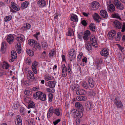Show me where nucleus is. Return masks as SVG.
Here are the masks:
<instances>
[{
  "label": "nucleus",
  "instance_id": "f257e3e1",
  "mask_svg": "<svg viewBox=\"0 0 125 125\" xmlns=\"http://www.w3.org/2000/svg\"><path fill=\"white\" fill-rule=\"evenodd\" d=\"M114 104L116 105L117 108H123L122 102L119 99V97L117 96L115 97L114 100Z\"/></svg>",
  "mask_w": 125,
  "mask_h": 125
},
{
  "label": "nucleus",
  "instance_id": "f03ea898",
  "mask_svg": "<svg viewBox=\"0 0 125 125\" xmlns=\"http://www.w3.org/2000/svg\"><path fill=\"white\" fill-rule=\"evenodd\" d=\"M85 108L88 111L91 110L94 107L93 104L91 101H88L85 104Z\"/></svg>",
  "mask_w": 125,
  "mask_h": 125
},
{
  "label": "nucleus",
  "instance_id": "7ed1b4c3",
  "mask_svg": "<svg viewBox=\"0 0 125 125\" xmlns=\"http://www.w3.org/2000/svg\"><path fill=\"white\" fill-rule=\"evenodd\" d=\"M114 3L117 9L120 10H122L123 9V5L118 0H115L114 1Z\"/></svg>",
  "mask_w": 125,
  "mask_h": 125
},
{
  "label": "nucleus",
  "instance_id": "20e7f679",
  "mask_svg": "<svg viewBox=\"0 0 125 125\" xmlns=\"http://www.w3.org/2000/svg\"><path fill=\"white\" fill-rule=\"evenodd\" d=\"M27 76L28 79L30 81L32 82L35 79L34 74L32 71H28Z\"/></svg>",
  "mask_w": 125,
  "mask_h": 125
},
{
  "label": "nucleus",
  "instance_id": "39448f33",
  "mask_svg": "<svg viewBox=\"0 0 125 125\" xmlns=\"http://www.w3.org/2000/svg\"><path fill=\"white\" fill-rule=\"evenodd\" d=\"M70 61H72L76 57L75 52L73 49L71 50L69 52Z\"/></svg>",
  "mask_w": 125,
  "mask_h": 125
},
{
  "label": "nucleus",
  "instance_id": "423d86ee",
  "mask_svg": "<svg viewBox=\"0 0 125 125\" xmlns=\"http://www.w3.org/2000/svg\"><path fill=\"white\" fill-rule=\"evenodd\" d=\"M99 4L98 2L94 1L92 2L91 5V9L93 10H96L99 8Z\"/></svg>",
  "mask_w": 125,
  "mask_h": 125
},
{
  "label": "nucleus",
  "instance_id": "0eeeda50",
  "mask_svg": "<svg viewBox=\"0 0 125 125\" xmlns=\"http://www.w3.org/2000/svg\"><path fill=\"white\" fill-rule=\"evenodd\" d=\"M109 53V52L108 50L106 48H103L101 50L100 52L101 55L102 56L104 57L108 56Z\"/></svg>",
  "mask_w": 125,
  "mask_h": 125
},
{
  "label": "nucleus",
  "instance_id": "6e6552de",
  "mask_svg": "<svg viewBox=\"0 0 125 125\" xmlns=\"http://www.w3.org/2000/svg\"><path fill=\"white\" fill-rule=\"evenodd\" d=\"M90 41V42L93 46L95 47H97V40L94 36L91 37Z\"/></svg>",
  "mask_w": 125,
  "mask_h": 125
},
{
  "label": "nucleus",
  "instance_id": "1a4fd4ad",
  "mask_svg": "<svg viewBox=\"0 0 125 125\" xmlns=\"http://www.w3.org/2000/svg\"><path fill=\"white\" fill-rule=\"evenodd\" d=\"M79 87L78 84L73 83L70 85V88L73 91H76L79 88Z\"/></svg>",
  "mask_w": 125,
  "mask_h": 125
},
{
  "label": "nucleus",
  "instance_id": "9d476101",
  "mask_svg": "<svg viewBox=\"0 0 125 125\" xmlns=\"http://www.w3.org/2000/svg\"><path fill=\"white\" fill-rule=\"evenodd\" d=\"M85 47L88 51L92 50V48L91 43L89 41H85Z\"/></svg>",
  "mask_w": 125,
  "mask_h": 125
},
{
  "label": "nucleus",
  "instance_id": "9b49d317",
  "mask_svg": "<svg viewBox=\"0 0 125 125\" xmlns=\"http://www.w3.org/2000/svg\"><path fill=\"white\" fill-rule=\"evenodd\" d=\"M14 39V37L12 34H10L8 35L6 39L7 42L10 44H11V43L13 42Z\"/></svg>",
  "mask_w": 125,
  "mask_h": 125
},
{
  "label": "nucleus",
  "instance_id": "f8f14e48",
  "mask_svg": "<svg viewBox=\"0 0 125 125\" xmlns=\"http://www.w3.org/2000/svg\"><path fill=\"white\" fill-rule=\"evenodd\" d=\"M25 101L27 103H28L29 104L28 108V109L32 108H34L35 107V104L34 102L31 101H29V100H25Z\"/></svg>",
  "mask_w": 125,
  "mask_h": 125
},
{
  "label": "nucleus",
  "instance_id": "ddd939ff",
  "mask_svg": "<svg viewBox=\"0 0 125 125\" xmlns=\"http://www.w3.org/2000/svg\"><path fill=\"white\" fill-rule=\"evenodd\" d=\"M100 15L101 17L105 19H106L108 17V14L107 11L104 10H101L100 12Z\"/></svg>",
  "mask_w": 125,
  "mask_h": 125
},
{
  "label": "nucleus",
  "instance_id": "4468645a",
  "mask_svg": "<svg viewBox=\"0 0 125 125\" xmlns=\"http://www.w3.org/2000/svg\"><path fill=\"white\" fill-rule=\"evenodd\" d=\"M114 25L115 28L118 29H121L122 26V24L118 21H114Z\"/></svg>",
  "mask_w": 125,
  "mask_h": 125
},
{
  "label": "nucleus",
  "instance_id": "2eb2a0df",
  "mask_svg": "<svg viewBox=\"0 0 125 125\" xmlns=\"http://www.w3.org/2000/svg\"><path fill=\"white\" fill-rule=\"evenodd\" d=\"M75 107L78 109V110H81L82 111H83L84 108L82 104L79 102H76L75 104Z\"/></svg>",
  "mask_w": 125,
  "mask_h": 125
},
{
  "label": "nucleus",
  "instance_id": "dca6fc26",
  "mask_svg": "<svg viewBox=\"0 0 125 125\" xmlns=\"http://www.w3.org/2000/svg\"><path fill=\"white\" fill-rule=\"evenodd\" d=\"M88 83L89 86L92 88L94 87L95 84V82L92 78H89L88 80Z\"/></svg>",
  "mask_w": 125,
  "mask_h": 125
},
{
  "label": "nucleus",
  "instance_id": "f3484780",
  "mask_svg": "<svg viewBox=\"0 0 125 125\" xmlns=\"http://www.w3.org/2000/svg\"><path fill=\"white\" fill-rule=\"evenodd\" d=\"M37 4L41 8L44 7L46 5V1L44 0H40L38 2Z\"/></svg>",
  "mask_w": 125,
  "mask_h": 125
},
{
  "label": "nucleus",
  "instance_id": "a211bd4d",
  "mask_svg": "<svg viewBox=\"0 0 125 125\" xmlns=\"http://www.w3.org/2000/svg\"><path fill=\"white\" fill-rule=\"evenodd\" d=\"M16 118L17 119L15 121L16 125H22V120L21 116L20 115H18Z\"/></svg>",
  "mask_w": 125,
  "mask_h": 125
},
{
  "label": "nucleus",
  "instance_id": "6ab92c4d",
  "mask_svg": "<svg viewBox=\"0 0 125 125\" xmlns=\"http://www.w3.org/2000/svg\"><path fill=\"white\" fill-rule=\"evenodd\" d=\"M90 35V32L89 31L87 30L85 31L83 37V39L86 41H87L89 39L88 36Z\"/></svg>",
  "mask_w": 125,
  "mask_h": 125
},
{
  "label": "nucleus",
  "instance_id": "aec40b11",
  "mask_svg": "<svg viewBox=\"0 0 125 125\" xmlns=\"http://www.w3.org/2000/svg\"><path fill=\"white\" fill-rule=\"evenodd\" d=\"M42 93L40 91H38L36 92L35 94H33V96L34 98L37 99H39L40 96Z\"/></svg>",
  "mask_w": 125,
  "mask_h": 125
},
{
  "label": "nucleus",
  "instance_id": "412c9836",
  "mask_svg": "<svg viewBox=\"0 0 125 125\" xmlns=\"http://www.w3.org/2000/svg\"><path fill=\"white\" fill-rule=\"evenodd\" d=\"M54 109H53L52 106H51L49 108L48 113L47 114V116L48 118H50L51 117L50 115L52 114V115L53 113H54Z\"/></svg>",
  "mask_w": 125,
  "mask_h": 125
},
{
  "label": "nucleus",
  "instance_id": "4be33fe9",
  "mask_svg": "<svg viewBox=\"0 0 125 125\" xmlns=\"http://www.w3.org/2000/svg\"><path fill=\"white\" fill-rule=\"evenodd\" d=\"M76 93L78 95H82L86 94V92L83 89H78L76 91Z\"/></svg>",
  "mask_w": 125,
  "mask_h": 125
},
{
  "label": "nucleus",
  "instance_id": "5701e85b",
  "mask_svg": "<svg viewBox=\"0 0 125 125\" xmlns=\"http://www.w3.org/2000/svg\"><path fill=\"white\" fill-rule=\"evenodd\" d=\"M56 83L55 81H49L48 82V86L50 88H53L55 87Z\"/></svg>",
  "mask_w": 125,
  "mask_h": 125
},
{
  "label": "nucleus",
  "instance_id": "b1692460",
  "mask_svg": "<svg viewBox=\"0 0 125 125\" xmlns=\"http://www.w3.org/2000/svg\"><path fill=\"white\" fill-rule=\"evenodd\" d=\"M9 64L7 62H3V64L1 65L0 69L1 68L3 69H8Z\"/></svg>",
  "mask_w": 125,
  "mask_h": 125
},
{
  "label": "nucleus",
  "instance_id": "393cba45",
  "mask_svg": "<svg viewBox=\"0 0 125 125\" xmlns=\"http://www.w3.org/2000/svg\"><path fill=\"white\" fill-rule=\"evenodd\" d=\"M24 36L22 34H20L19 36L17 37L16 39L19 43H22L24 41Z\"/></svg>",
  "mask_w": 125,
  "mask_h": 125
},
{
  "label": "nucleus",
  "instance_id": "a878e982",
  "mask_svg": "<svg viewBox=\"0 0 125 125\" xmlns=\"http://www.w3.org/2000/svg\"><path fill=\"white\" fill-rule=\"evenodd\" d=\"M83 111H82L81 110H77L76 113L75 114V115L79 118H81L83 115Z\"/></svg>",
  "mask_w": 125,
  "mask_h": 125
},
{
  "label": "nucleus",
  "instance_id": "bb28decb",
  "mask_svg": "<svg viewBox=\"0 0 125 125\" xmlns=\"http://www.w3.org/2000/svg\"><path fill=\"white\" fill-rule=\"evenodd\" d=\"M102 60L101 59H97L96 61V66H97L96 69H99V67L100 66L102 62Z\"/></svg>",
  "mask_w": 125,
  "mask_h": 125
},
{
  "label": "nucleus",
  "instance_id": "cd10ccee",
  "mask_svg": "<svg viewBox=\"0 0 125 125\" xmlns=\"http://www.w3.org/2000/svg\"><path fill=\"white\" fill-rule=\"evenodd\" d=\"M34 46L33 47V50L34 51H36L37 50H40L41 48V45L39 43H37L36 41V43L34 44Z\"/></svg>",
  "mask_w": 125,
  "mask_h": 125
},
{
  "label": "nucleus",
  "instance_id": "c85d7f7f",
  "mask_svg": "<svg viewBox=\"0 0 125 125\" xmlns=\"http://www.w3.org/2000/svg\"><path fill=\"white\" fill-rule=\"evenodd\" d=\"M108 10L110 12H112L115 10V7L114 5L111 4L107 7Z\"/></svg>",
  "mask_w": 125,
  "mask_h": 125
},
{
  "label": "nucleus",
  "instance_id": "c756f323",
  "mask_svg": "<svg viewBox=\"0 0 125 125\" xmlns=\"http://www.w3.org/2000/svg\"><path fill=\"white\" fill-rule=\"evenodd\" d=\"M29 4V2L27 1H25L22 3L21 5V8L22 9H25L27 8Z\"/></svg>",
  "mask_w": 125,
  "mask_h": 125
},
{
  "label": "nucleus",
  "instance_id": "7c9ffc66",
  "mask_svg": "<svg viewBox=\"0 0 125 125\" xmlns=\"http://www.w3.org/2000/svg\"><path fill=\"white\" fill-rule=\"evenodd\" d=\"M93 17L95 21H97L98 22H99V21L98 20L99 19H101L98 14L96 13H95L94 14L93 16Z\"/></svg>",
  "mask_w": 125,
  "mask_h": 125
},
{
  "label": "nucleus",
  "instance_id": "2f4dec72",
  "mask_svg": "<svg viewBox=\"0 0 125 125\" xmlns=\"http://www.w3.org/2000/svg\"><path fill=\"white\" fill-rule=\"evenodd\" d=\"M11 5L12 8L15 10L17 11L19 10H20V8L19 7H17V5L16 4H15L14 2H11Z\"/></svg>",
  "mask_w": 125,
  "mask_h": 125
},
{
  "label": "nucleus",
  "instance_id": "473e14b6",
  "mask_svg": "<svg viewBox=\"0 0 125 125\" xmlns=\"http://www.w3.org/2000/svg\"><path fill=\"white\" fill-rule=\"evenodd\" d=\"M71 20L74 22H76L78 21V18L77 16L74 14L71 15Z\"/></svg>",
  "mask_w": 125,
  "mask_h": 125
},
{
  "label": "nucleus",
  "instance_id": "72a5a7b5",
  "mask_svg": "<svg viewBox=\"0 0 125 125\" xmlns=\"http://www.w3.org/2000/svg\"><path fill=\"white\" fill-rule=\"evenodd\" d=\"M42 45L44 50H46L48 48V45L46 42L44 41H42Z\"/></svg>",
  "mask_w": 125,
  "mask_h": 125
},
{
  "label": "nucleus",
  "instance_id": "f704fd0d",
  "mask_svg": "<svg viewBox=\"0 0 125 125\" xmlns=\"http://www.w3.org/2000/svg\"><path fill=\"white\" fill-rule=\"evenodd\" d=\"M112 18L121 19L120 15L118 13H114L111 15Z\"/></svg>",
  "mask_w": 125,
  "mask_h": 125
},
{
  "label": "nucleus",
  "instance_id": "c9c22d12",
  "mask_svg": "<svg viewBox=\"0 0 125 125\" xmlns=\"http://www.w3.org/2000/svg\"><path fill=\"white\" fill-rule=\"evenodd\" d=\"M46 96L45 94L42 93V94L41 95L39 99L41 100L44 101L46 100Z\"/></svg>",
  "mask_w": 125,
  "mask_h": 125
},
{
  "label": "nucleus",
  "instance_id": "e433bc0d",
  "mask_svg": "<svg viewBox=\"0 0 125 125\" xmlns=\"http://www.w3.org/2000/svg\"><path fill=\"white\" fill-rule=\"evenodd\" d=\"M26 52L27 54L31 56H33L34 55V52L32 50L29 49H27Z\"/></svg>",
  "mask_w": 125,
  "mask_h": 125
},
{
  "label": "nucleus",
  "instance_id": "4c0bfd02",
  "mask_svg": "<svg viewBox=\"0 0 125 125\" xmlns=\"http://www.w3.org/2000/svg\"><path fill=\"white\" fill-rule=\"evenodd\" d=\"M28 44L30 45H33L35 43H36V41L33 39L29 40L28 41Z\"/></svg>",
  "mask_w": 125,
  "mask_h": 125
},
{
  "label": "nucleus",
  "instance_id": "58836bf2",
  "mask_svg": "<svg viewBox=\"0 0 125 125\" xmlns=\"http://www.w3.org/2000/svg\"><path fill=\"white\" fill-rule=\"evenodd\" d=\"M89 28L90 29L93 31H95V24L94 23H91L89 26Z\"/></svg>",
  "mask_w": 125,
  "mask_h": 125
},
{
  "label": "nucleus",
  "instance_id": "ea45409f",
  "mask_svg": "<svg viewBox=\"0 0 125 125\" xmlns=\"http://www.w3.org/2000/svg\"><path fill=\"white\" fill-rule=\"evenodd\" d=\"M81 85L83 87L86 89H88V86L87 84L85 82L82 83L81 84Z\"/></svg>",
  "mask_w": 125,
  "mask_h": 125
},
{
  "label": "nucleus",
  "instance_id": "a19ab883",
  "mask_svg": "<svg viewBox=\"0 0 125 125\" xmlns=\"http://www.w3.org/2000/svg\"><path fill=\"white\" fill-rule=\"evenodd\" d=\"M11 18L12 17L11 16H6L4 18V20L6 22H7L10 21Z\"/></svg>",
  "mask_w": 125,
  "mask_h": 125
},
{
  "label": "nucleus",
  "instance_id": "79ce46f5",
  "mask_svg": "<svg viewBox=\"0 0 125 125\" xmlns=\"http://www.w3.org/2000/svg\"><path fill=\"white\" fill-rule=\"evenodd\" d=\"M55 54V52L54 51V50H52L50 52L49 56L51 57H52Z\"/></svg>",
  "mask_w": 125,
  "mask_h": 125
},
{
  "label": "nucleus",
  "instance_id": "37998d69",
  "mask_svg": "<svg viewBox=\"0 0 125 125\" xmlns=\"http://www.w3.org/2000/svg\"><path fill=\"white\" fill-rule=\"evenodd\" d=\"M54 113L55 114L57 115L58 116H59L61 114V113L60 112L59 109H54Z\"/></svg>",
  "mask_w": 125,
  "mask_h": 125
},
{
  "label": "nucleus",
  "instance_id": "c03bdc74",
  "mask_svg": "<svg viewBox=\"0 0 125 125\" xmlns=\"http://www.w3.org/2000/svg\"><path fill=\"white\" fill-rule=\"evenodd\" d=\"M11 57H14L16 58L17 57V54L16 52L14 51H12L11 52Z\"/></svg>",
  "mask_w": 125,
  "mask_h": 125
},
{
  "label": "nucleus",
  "instance_id": "a18cd8bd",
  "mask_svg": "<svg viewBox=\"0 0 125 125\" xmlns=\"http://www.w3.org/2000/svg\"><path fill=\"white\" fill-rule=\"evenodd\" d=\"M6 46V42H3L1 44V51H3L5 48V46Z\"/></svg>",
  "mask_w": 125,
  "mask_h": 125
},
{
  "label": "nucleus",
  "instance_id": "49530a36",
  "mask_svg": "<svg viewBox=\"0 0 125 125\" xmlns=\"http://www.w3.org/2000/svg\"><path fill=\"white\" fill-rule=\"evenodd\" d=\"M49 101L50 102H51L52 101V99L53 97V94L51 93L49 94Z\"/></svg>",
  "mask_w": 125,
  "mask_h": 125
},
{
  "label": "nucleus",
  "instance_id": "de8ad7c7",
  "mask_svg": "<svg viewBox=\"0 0 125 125\" xmlns=\"http://www.w3.org/2000/svg\"><path fill=\"white\" fill-rule=\"evenodd\" d=\"M45 79L47 81H48L49 80H51L52 78L51 76L48 75H45Z\"/></svg>",
  "mask_w": 125,
  "mask_h": 125
},
{
  "label": "nucleus",
  "instance_id": "09e8293b",
  "mask_svg": "<svg viewBox=\"0 0 125 125\" xmlns=\"http://www.w3.org/2000/svg\"><path fill=\"white\" fill-rule=\"evenodd\" d=\"M20 112L21 114L23 115H25V109L24 107H21L20 109Z\"/></svg>",
  "mask_w": 125,
  "mask_h": 125
},
{
  "label": "nucleus",
  "instance_id": "8fccbe9b",
  "mask_svg": "<svg viewBox=\"0 0 125 125\" xmlns=\"http://www.w3.org/2000/svg\"><path fill=\"white\" fill-rule=\"evenodd\" d=\"M73 34V30H72L71 29H70L68 31V36H72Z\"/></svg>",
  "mask_w": 125,
  "mask_h": 125
},
{
  "label": "nucleus",
  "instance_id": "3c124183",
  "mask_svg": "<svg viewBox=\"0 0 125 125\" xmlns=\"http://www.w3.org/2000/svg\"><path fill=\"white\" fill-rule=\"evenodd\" d=\"M89 94L90 95L93 96L95 95L96 94L94 91L93 90H91L89 91Z\"/></svg>",
  "mask_w": 125,
  "mask_h": 125
},
{
  "label": "nucleus",
  "instance_id": "603ef678",
  "mask_svg": "<svg viewBox=\"0 0 125 125\" xmlns=\"http://www.w3.org/2000/svg\"><path fill=\"white\" fill-rule=\"evenodd\" d=\"M62 72H67V69L65 64L62 65Z\"/></svg>",
  "mask_w": 125,
  "mask_h": 125
},
{
  "label": "nucleus",
  "instance_id": "864d4df0",
  "mask_svg": "<svg viewBox=\"0 0 125 125\" xmlns=\"http://www.w3.org/2000/svg\"><path fill=\"white\" fill-rule=\"evenodd\" d=\"M115 35H113L112 34H111L110 33L108 32V38L110 39H111L112 38L115 36Z\"/></svg>",
  "mask_w": 125,
  "mask_h": 125
},
{
  "label": "nucleus",
  "instance_id": "5fc2aeb1",
  "mask_svg": "<svg viewBox=\"0 0 125 125\" xmlns=\"http://www.w3.org/2000/svg\"><path fill=\"white\" fill-rule=\"evenodd\" d=\"M25 94L27 95H29L31 94V92L28 90H26L24 92Z\"/></svg>",
  "mask_w": 125,
  "mask_h": 125
},
{
  "label": "nucleus",
  "instance_id": "6e6d98bb",
  "mask_svg": "<svg viewBox=\"0 0 125 125\" xmlns=\"http://www.w3.org/2000/svg\"><path fill=\"white\" fill-rule=\"evenodd\" d=\"M82 24L84 26H86L87 25V24L85 20H83L81 21Z\"/></svg>",
  "mask_w": 125,
  "mask_h": 125
},
{
  "label": "nucleus",
  "instance_id": "4d7b16f0",
  "mask_svg": "<svg viewBox=\"0 0 125 125\" xmlns=\"http://www.w3.org/2000/svg\"><path fill=\"white\" fill-rule=\"evenodd\" d=\"M67 71L69 73L71 74L72 73V72L71 71V68L69 64H68V66Z\"/></svg>",
  "mask_w": 125,
  "mask_h": 125
},
{
  "label": "nucleus",
  "instance_id": "13d9d810",
  "mask_svg": "<svg viewBox=\"0 0 125 125\" xmlns=\"http://www.w3.org/2000/svg\"><path fill=\"white\" fill-rule=\"evenodd\" d=\"M77 111V110L75 109H72L71 110V112L70 114H74L75 115V114L76 113V112Z\"/></svg>",
  "mask_w": 125,
  "mask_h": 125
},
{
  "label": "nucleus",
  "instance_id": "bf43d9fd",
  "mask_svg": "<svg viewBox=\"0 0 125 125\" xmlns=\"http://www.w3.org/2000/svg\"><path fill=\"white\" fill-rule=\"evenodd\" d=\"M121 28H122L121 31L123 32H124L125 30V22L123 23V25H122Z\"/></svg>",
  "mask_w": 125,
  "mask_h": 125
},
{
  "label": "nucleus",
  "instance_id": "052dcab7",
  "mask_svg": "<svg viewBox=\"0 0 125 125\" xmlns=\"http://www.w3.org/2000/svg\"><path fill=\"white\" fill-rule=\"evenodd\" d=\"M67 75V72H62V75L63 77H65Z\"/></svg>",
  "mask_w": 125,
  "mask_h": 125
},
{
  "label": "nucleus",
  "instance_id": "680f3d73",
  "mask_svg": "<svg viewBox=\"0 0 125 125\" xmlns=\"http://www.w3.org/2000/svg\"><path fill=\"white\" fill-rule=\"evenodd\" d=\"M61 121L60 119H58L54 121L53 122V124L54 125H56L58 123L60 122Z\"/></svg>",
  "mask_w": 125,
  "mask_h": 125
},
{
  "label": "nucleus",
  "instance_id": "e2e57ef3",
  "mask_svg": "<svg viewBox=\"0 0 125 125\" xmlns=\"http://www.w3.org/2000/svg\"><path fill=\"white\" fill-rule=\"evenodd\" d=\"M26 28L28 29H30L31 27V25L28 23H27L26 24V26H25Z\"/></svg>",
  "mask_w": 125,
  "mask_h": 125
},
{
  "label": "nucleus",
  "instance_id": "0e129e2a",
  "mask_svg": "<svg viewBox=\"0 0 125 125\" xmlns=\"http://www.w3.org/2000/svg\"><path fill=\"white\" fill-rule=\"evenodd\" d=\"M82 101H85L87 100V97L84 95L82 96Z\"/></svg>",
  "mask_w": 125,
  "mask_h": 125
},
{
  "label": "nucleus",
  "instance_id": "69168bd1",
  "mask_svg": "<svg viewBox=\"0 0 125 125\" xmlns=\"http://www.w3.org/2000/svg\"><path fill=\"white\" fill-rule=\"evenodd\" d=\"M83 35V33L82 32H81L78 34V37L80 39H81L82 38Z\"/></svg>",
  "mask_w": 125,
  "mask_h": 125
},
{
  "label": "nucleus",
  "instance_id": "338daca9",
  "mask_svg": "<svg viewBox=\"0 0 125 125\" xmlns=\"http://www.w3.org/2000/svg\"><path fill=\"white\" fill-rule=\"evenodd\" d=\"M109 33H110L113 35H115L116 34V32L114 30H112L110 31Z\"/></svg>",
  "mask_w": 125,
  "mask_h": 125
},
{
  "label": "nucleus",
  "instance_id": "774afa93",
  "mask_svg": "<svg viewBox=\"0 0 125 125\" xmlns=\"http://www.w3.org/2000/svg\"><path fill=\"white\" fill-rule=\"evenodd\" d=\"M76 67H77L78 71L80 72V73H81V70L80 66L79 65L77 64V65Z\"/></svg>",
  "mask_w": 125,
  "mask_h": 125
}]
</instances>
